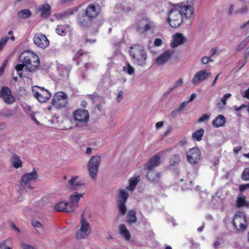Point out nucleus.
I'll list each match as a JSON object with an SVG mask.
<instances>
[{
    "label": "nucleus",
    "mask_w": 249,
    "mask_h": 249,
    "mask_svg": "<svg viewBox=\"0 0 249 249\" xmlns=\"http://www.w3.org/2000/svg\"><path fill=\"white\" fill-rule=\"evenodd\" d=\"M212 73L206 70L203 69L197 71L194 75L191 83L195 86L199 85L202 82L207 80L211 76Z\"/></svg>",
    "instance_id": "10"
},
{
    "label": "nucleus",
    "mask_w": 249,
    "mask_h": 249,
    "mask_svg": "<svg viewBox=\"0 0 249 249\" xmlns=\"http://www.w3.org/2000/svg\"><path fill=\"white\" fill-rule=\"evenodd\" d=\"M7 247L6 245V241H3L0 243V249H5Z\"/></svg>",
    "instance_id": "61"
},
{
    "label": "nucleus",
    "mask_w": 249,
    "mask_h": 249,
    "mask_svg": "<svg viewBox=\"0 0 249 249\" xmlns=\"http://www.w3.org/2000/svg\"><path fill=\"white\" fill-rule=\"evenodd\" d=\"M69 202L61 201L56 205L54 207V209L56 211H60L66 213L73 212L72 209L71 208Z\"/></svg>",
    "instance_id": "22"
},
{
    "label": "nucleus",
    "mask_w": 249,
    "mask_h": 249,
    "mask_svg": "<svg viewBox=\"0 0 249 249\" xmlns=\"http://www.w3.org/2000/svg\"><path fill=\"white\" fill-rule=\"evenodd\" d=\"M144 24L143 32H146L148 31H153L156 28V25L153 21H147Z\"/></svg>",
    "instance_id": "35"
},
{
    "label": "nucleus",
    "mask_w": 249,
    "mask_h": 249,
    "mask_svg": "<svg viewBox=\"0 0 249 249\" xmlns=\"http://www.w3.org/2000/svg\"><path fill=\"white\" fill-rule=\"evenodd\" d=\"M248 188H249V183L240 185L239 187V190L241 192H243Z\"/></svg>",
    "instance_id": "51"
},
{
    "label": "nucleus",
    "mask_w": 249,
    "mask_h": 249,
    "mask_svg": "<svg viewBox=\"0 0 249 249\" xmlns=\"http://www.w3.org/2000/svg\"><path fill=\"white\" fill-rule=\"evenodd\" d=\"M72 123L76 127L82 128L87 125L89 120V112L87 110L79 108L72 113Z\"/></svg>",
    "instance_id": "5"
},
{
    "label": "nucleus",
    "mask_w": 249,
    "mask_h": 249,
    "mask_svg": "<svg viewBox=\"0 0 249 249\" xmlns=\"http://www.w3.org/2000/svg\"><path fill=\"white\" fill-rule=\"evenodd\" d=\"M0 98L7 104L12 105L15 101V97L12 95L10 89L6 86H3L0 89Z\"/></svg>",
    "instance_id": "12"
},
{
    "label": "nucleus",
    "mask_w": 249,
    "mask_h": 249,
    "mask_svg": "<svg viewBox=\"0 0 249 249\" xmlns=\"http://www.w3.org/2000/svg\"><path fill=\"white\" fill-rule=\"evenodd\" d=\"M160 163V157L159 154H156L145 164L144 168L146 170H155L154 169Z\"/></svg>",
    "instance_id": "18"
},
{
    "label": "nucleus",
    "mask_w": 249,
    "mask_h": 249,
    "mask_svg": "<svg viewBox=\"0 0 249 249\" xmlns=\"http://www.w3.org/2000/svg\"><path fill=\"white\" fill-rule=\"evenodd\" d=\"M183 85V79L182 78H180L178 80L176 83H175L174 85L173 86L175 88L181 86Z\"/></svg>",
    "instance_id": "49"
},
{
    "label": "nucleus",
    "mask_w": 249,
    "mask_h": 249,
    "mask_svg": "<svg viewBox=\"0 0 249 249\" xmlns=\"http://www.w3.org/2000/svg\"><path fill=\"white\" fill-rule=\"evenodd\" d=\"M87 105L88 103L85 100H82L80 103V106L84 108H86Z\"/></svg>",
    "instance_id": "58"
},
{
    "label": "nucleus",
    "mask_w": 249,
    "mask_h": 249,
    "mask_svg": "<svg viewBox=\"0 0 249 249\" xmlns=\"http://www.w3.org/2000/svg\"><path fill=\"white\" fill-rule=\"evenodd\" d=\"M117 202H126L129 194L124 189H119L117 195Z\"/></svg>",
    "instance_id": "27"
},
{
    "label": "nucleus",
    "mask_w": 249,
    "mask_h": 249,
    "mask_svg": "<svg viewBox=\"0 0 249 249\" xmlns=\"http://www.w3.org/2000/svg\"><path fill=\"white\" fill-rule=\"evenodd\" d=\"M19 59L22 64L17 65L15 69L18 72V75L22 77L23 69L26 71L34 72L39 66L40 60L37 55L30 51H24L19 56Z\"/></svg>",
    "instance_id": "2"
},
{
    "label": "nucleus",
    "mask_w": 249,
    "mask_h": 249,
    "mask_svg": "<svg viewBox=\"0 0 249 249\" xmlns=\"http://www.w3.org/2000/svg\"><path fill=\"white\" fill-rule=\"evenodd\" d=\"M14 111L7 107H3L0 109V117L10 118L14 116Z\"/></svg>",
    "instance_id": "31"
},
{
    "label": "nucleus",
    "mask_w": 249,
    "mask_h": 249,
    "mask_svg": "<svg viewBox=\"0 0 249 249\" xmlns=\"http://www.w3.org/2000/svg\"><path fill=\"white\" fill-rule=\"evenodd\" d=\"M129 53L135 64L141 66L145 65L147 54L142 46L134 45L129 48Z\"/></svg>",
    "instance_id": "4"
},
{
    "label": "nucleus",
    "mask_w": 249,
    "mask_h": 249,
    "mask_svg": "<svg viewBox=\"0 0 249 249\" xmlns=\"http://www.w3.org/2000/svg\"><path fill=\"white\" fill-rule=\"evenodd\" d=\"M188 162L193 165L198 163L201 159V152L197 147L190 149L186 152Z\"/></svg>",
    "instance_id": "11"
},
{
    "label": "nucleus",
    "mask_w": 249,
    "mask_h": 249,
    "mask_svg": "<svg viewBox=\"0 0 249 249\" xmlns=\"http://www.w3.org/2000/svg\"><path fill=\"white\" fill-rule=\"evenodd\" d=\"M185 40V38L182 34L177 33L175 34L173 36V40L171 42V47L173 48H176L183 44Z\"/></svg>",
    "instance_id": "21"
},
{
    "label": "nucleus",
    "mask_w": 249,
    "mask_h": 249,
    "mask_svg": "<svg viewBox=\"0 0 249 249\" xmlns=\"http://www.w3.org/2000/svg\"><path fill=\"white\" fill-rule=\"evenodd\" d=\"M193 15L192 6L181 3L174 7L169 12L167 21L171 27L176 28L181 25L183 18H191Z\"/></svg>",
    "instance_id": "1"
},
{
    "label": "nucleus",
    "mask_w": 249,
    "mask_h": 249,
    "mask_svg": "<svg viewBox=\"0 0 249 249\" xmlns=\"http://www.w3.org/2000/svg\"><path fill=\"white\" fill-rule=\"evenodd\" d=\"M77 176L72 177L69 180L68 184L69 188L71 191H75L73 194L70 195L69 201L70 208L72 209L73 212L78 208L79 201L80 198L83 197L85 195V193H78L77 192L82 186H85V183L77 181Z\"/></svg>",
    "instance_id": "3"
},
{
    "label": "nucleus",
    "mask_w": 249,
    "mask_h": 249,
    "mask_svg": "<svg viewBox=\"0 0 249 249\" xmlns=\"http://www.w3.org/2000/svg\"><path fill=\"white\" fill-rule=\"evenodd\" d=\"M180 157L178 154H175L173 155L170 160V165L171 166L177 165L180 162Z\"/></svg>",
    "instance_id": "36"
},
{
    "label": "nucleus",
    "mask_w": 249,
    "mask_h": 249,
    "mask_svg": "<svg viewBox=\"0 0 249 249\" xmlns=\"http://www.w3.org/2000/svg\"><path fill=\"white\" fill-rule=\"evenodd\" d=\"M220 245V243L219 241H216L213 243V247L215 249H217L219 248Z\"/></svg>",
    "instance_id": "62"
},
{
    "label": "nucleus",
    "mask_w": 249,
    "mask_h": 249,
    "mask_svg": "<svg viewBox=\"0 0 249 249\" xmlns=\"http://www.w3.org/2000/svg\"><path fill=\"white\" fill-rule=\"evenodd\" d=\"M233 9H234V6L232 4H231L230 6V8H229V9L228 11V14L229 15H231L232 14Z\"/></svg>",
    "instance_id": "63"
},
{
    "label": "nucleus",
    "mask_w": 249,
    "mask_h": 249,
    "mask_svg": "<svg viewBox=\"0 0 249 249\" xmlns=\"http://www.w3.org/2000/svg\"><path fill=\"white\" fill-rule=\"evenodd\" d=\"M175 89V88L174 86L170 87L164 93V95H167L170 93H171Z\"/></svg>",
    "instance_id": "57"
},
{
    "label": "nucleus",
    "mask_w": 249,
    "mask_h": 249,
    "mask_svg": "<svg viewBox=\"0 0 249 249\" xmlns=\"http://www.w3.org/2000/svg\"><path fill=\"white\" fill-rule=\"evenodd\" d=\"M231 96V93H227L225 94L223 97L221 99V101L223 103L224 106L226 105L227 100L230 99V98Z\"/></svg>",
    "instance_id": "44"
},
{
    "label": "nucleus",
    "mask_w": 249,
    "mask_h": 249,
    "mask_svg": "<svg viewBox=\"0 0 249 249\" xmlns=\"http://www.w3.org/2000/svg\"><path fill=\"white\" fill-rule=\"evenodd\" d=\"M31 15V12L26 9L19 11L17 14L18 18H29Z\"/></svg>",
    "instance_id": "34"
},
{
    "label": "nucleus",
    "mask_w": 249,
    "mask_h": 249,
    "mask_svg": "<svg viewBox=\"0 0 249 249\" xmlns=\"http://www.w3.org/2000/svg\"><path fill=\"white\" fill-rule=\"evenodd\" d=\"M248 11V7L246 6H242L240 9L236 11V13L239 14H244Z\"/></svg>",
    "instance_id": "47"
},
{
    "label": "nucleus",
    "mask_w": 249,
    "mask_h": 249,
    "mask_svg": "<svg viewBox=\"0 0 249 249\" xmlns=\"http://www.w3.org/2000/svg\"><path fill=\"white\" fill-rule=\"evenodd\" d=\"M213 60L211 58V56H203L201 59V62L203 65H206L210 62H213Z\"/></svg>",
    "instance_id": "43"
},
{
    "label": "nucleus",
    "mask_w": 249,
    "mask_h": 249,
    "mask_svg": "<svg viewBox=\"0 0 249 249\" xmlns=\"http://www.w3.org/2000/svg\"><path fill=\"white\" fill-rule=\"evenodd\" d=\"M101 8L100 5L97 3L89 4L85 10V14L92 19L96 18L100 14Z\"/></svg>",
    "instance_id": "14"
},
{
    "label": "nucleus",
    "mask_w": 249,
    "mask_h": 249,
    "mask_svg": "<svg viewBox=\"0 0 249 249\" xmlns=\"http://www.w3.org/2000/svg\"><path fill=\"white\" fill-rule=\"evenodd\" d=\"M39 89L38 91H35L33 89L34 92L35 97L41 103H45L47 102L51 97V94L49 91L45 89L43 87H37Z\"/></svg>",
    "instance_id": "13"
},
{
    "label": "nucleus",
    "mask_w": 249,
    "mask_h": 249,
    "mask_svg": "<svg viewBox=\"0 0 249 249\" xmlns=\"http://www.w3.org/2000/svg\"><path fill=\"white\" fill-rule=\"evenodd\" d=\"M146 177L151 182H157L160 180V174L155 170H147Z\"/></svg>",
    "instance_id": "23"
},
{
    "label": "nucleus",
    "mask_w": 249,
    "mask_h": 249,
    "mask_svg": "<svg viewBox=\"0 0 249 249\" xmlns=\"http://www.w3.org/2000/svg\"><path fill=\"white\" fill-rule=\"evenodd\" d=\"M210 115H208L207 114H204L201 117L199 118V119L198 120V122L199 123H201L208 121L210 119Z\"/></svg>",
    "instance_id": "45"
},
{
    "label": "nucleus",
    "mask_w": 249,
    "mask_h": 249,
    "mask_svg": "<svg viewBox=\"0 0 249 249\" xmlns=\"http://www.w3.org/2000/svg\"><path fill=\"white\" fill-rule=\"evenodd\" d=\"M196 93H192L191 94L189 100L188 101V102H189H189L193 101L196 98Z\"/></svg>",
    "instance_id": "59"
},
{
    "label": "nucleus",
    "mask_w": 249,
    "mask_h": 249,
    "mask_svg": "<svg viewBox=\"0 0 249 249\" xmlns=\"http://www.w3.org/2000/svg\"><path fill=\"white\" fill-rule=\"evenodd\" d=\"M91 228L89 223L84 217V214L81 216L79 228L76 232V237L78 239L87 238L91 233Z\"/></svg>",
    "instance_id": "6"
},
{
    "label": "nucleus",
    "mask_w": 249,
    "mask_h": 249,
    "mask_svg": "<svg viewBox=\"0 0 249 249\" xmlns=\"http://www.w3.org/2000/svg\"><path fill=\"white\" fill-rule=\"evenodd\" d=\"M226 121V119L224 116L219 115L213 121V126L215 128L222 127L225 125Z\"/></svg>",
    "instance_id": "24"
},
{
    "label": "nucleus",
    "mask_w": 249,
    "mask_h": 249,
    "mask_svg": "<svg viewBox=\"0 0 249 249\" xmlns=\"http://www.w3.org/2000/svg\"><path fill=\"white\" fill-rule=\"evenodd\" d=\"M101 157L99 156L91 157L88 162L89 175L92 179H95L97 177Z\"/></svg>",
    "instance_id": "7"
},
{
    "label": "nucleus",
    "mask_w": 249,
    "mask_h": 249,
    "mask_svg": "<svg viewBox=\"0 0 249 249\" xmlns=\"http://www.w3.org/2000/svg\"><path fill=\"white\" fill-rule=\"evenodd\" d=\"M246 200V197L244 196L241 195L238 197L237 202V206L238 207H241L244 206Z\"/></svg>",
    "instance_id": "39"
},
{
    "label": "nucleus",
    "mask_w": 249,
    "mask_h": 249,
    "mask_svg": "<svg viewBox=\"0 0 249 249\" xmlns=\"http://www.w3.org/2000/svg\"><path fill=\"white\" fill-rule=\"evenodd\" d=\"M37 177V173L35 170H33L31 173L25 174L22 176L21 184L22 186L28 185L29 188H31L28 183L30 182H35Z\"/></svg>",
    "instance_id": "15"
},
{
    "label": "nucleus",
    "mask_w": 249,
    "mask_h": 249,
    "mask_svg": "<svg viewBox=\"0 0 249 249\" xmlns=\"http://www.w3.org/2000/svg\"><path fill=\"white\" fill-rule=\"evenodd\" d=\"M41 17L46 18L51 14V6L49 4L46 3L41 5L39 8Z\"/></svg>",
    "instance_id": "28"
},
{
    "label": "nucleus",
    "mask_w": 249,
    "mask_h": 249,
    "mask_svg": "<svg viewBox=\"0 0 249 249\" xmlns=\"http://www.w3.org/2000/svg\"><path fill=\"white\" fill-rule=\"evenodd\" d=\"M242 94L244 98L249 99V88L247 90L243 92Z\"/></svg>",
    "instance_id": "55"
},
{
    "label": "nucleus",
    "mask_w": 249,
    "mask_h": 249,
    "mask_svg": "<svg viewBox=\"0 0 249 249\" xmlns=\"http://www.w3.org/2000/svg\"><path fill=\"white\" fill-rule=\"evenodd\" d=\"M204 133V129L203 128H200L192 134V139L194 141H200L202 139Z\"/></svg>",
    "instance_id": "33"
},
{
    "label": "nucleus",
    "mask_w": 249,
    "mask_h": 249,
    "mask_svg": "<svg viewBox=\"0 0 249 249\" xmlns=\"http://www.w3.org/2000/svg\"><path fill=\"white\" fill-rule=\"evenodd\" d=\"M71 69V67L69 65H59L57 66V71L59 75L63 80L68 78Z\"/></svg>",
    "instance_id": "20"
},
{
    "label": "nucleus",
    "mask_w": 249,
    "mask_h": 249,
    "mask_svg": "<svg viewBox=\"0 0 249 249\" xmlns=\"http://www.w3.org/2000/svg\"><path fill=\"white\" fill-rule=\"evenodd\" d=\"M140 180L139 176L131 178L129 180V184L126 187V189L131 192H133L136 188V185Z\"/></svg>",
    "instance_id": "29"
},
{
    "label": "nucleus",
    "mask_w": 249,
    "mask_h": 249,
    "mask_svg": "<svg viewBox=\"0 0 249 249\" xmlns=\"http://www.w3.org/2000/svg\"><path fill=\"white\" fill-rule=\"evenodd\" d=\"M174 53L175 50L173 49L167 50L156 58V63L159 65H163L169 60Z\"/></svg>",
    "instance_id": "16"
},
{
    "label": "nucleus",
    "mask_w": 249,
    "mask_h": 249,
    "mask_svg": "<svg viewBox=\"0 0 249 249\" xmlns=\"http://www.w3.org/2000/svg\"><path fill=\"white\" fill-rule=\"evenodd\" d=\"M247 107V106L246 105H242L239 107H237V106H235L234 107V109L235 110L237 111H240L242 108H243V107Z\"/></svg>",
    "instance_id": "56"
},
{
    "label": "nucleus",
    "mask_w": 249,
    "mask_h": 249,
    "mask_svg": "<svg viewBox=\"0 0 249 249\" xmlns=\"http://www.w3.org/2000/svg\"><path fill=\"white\" fill-rule=\"evenodd\" d=\"M189 103V102H183L181 104L180 107H179V109L182 110L184 107H185L187 104Z\"/></svg>",
    "instance_id": "64"
},
{
    "label": "nucleus",
    "mask_w": 249,
    "mask_h": 249,
    "mask_svg": "<svg viewBox=\"0 0 249 249\" xmlns=\"http://www.w3.org/2000/svg\"><path fill=\"white\" fill-rule=\"evenodd\" d=\"M123 71L127 72L129 75H132L134 73V68L128 63H126L125 66L123 68Z\"/></svg>",
    "instance_id": "37"
},
{
    "label": "nucleus",
    "mask_w": 249,
    "mask_h": 249,
    "mask_svg": "<svg viewBox=\"0 0 249 249\" xmlns=\"http://www.w3.org/2000/svg\"><path fill=\"white\" fill-rule=\"evenodd\" d=\"M154 44L155 46L159 47L162 45V41L160 38H156L154 41Z\"/></svg>",
    "instance_id": "48"
},
{
    "label": "nucleus",
    "mask_w": 249,
    "mask_h": 249,
    "mask_svg": "<svg viewBox=\"0 0 249 249\" xmlns=\"http://www.w3.org/2000/svg\"><path fill=\"white\" fill-rule=\"evenodd\" d=\"M34 43L38 47L44 49L49 45V41L47 37L42 34H36L33 38Z\"/></svg>",
    "instance_id": "17"
},
{
    "label": "nucleus",
    "mask_w": 249,
    "mask_h": 249,
    "mask_svg": "<svg viewBox=\"0 0 249 249\" xmlns=\"http://www.w3.org/2000/svg\"><path fill=\"white\" fill-rule=\"evenodd\" d=\"M92 19L89 18L87 17L85 13L81 15H79L77 18V24L78 25L82 28H88L92 23Z\"/></svg>",
    "instance_id": "19"
},
{
    "label": "nucleus",
    "mask_w": 249,
    "mask_h": 249,
    "mask_svg": "<svg viewBox=\"0 0 249 249\" xmlns=\"http://www.w3.org/2000/svg\"><path fill=\"white\" fill-rule=\"evenodd\" d=\"M136 213L135 210H130L127 214V222L129 224L135 223L137 221Z\"/></svg>",
    "instance_id": "32"
},
{
    "label": "nucleus",
    "mask_w": 249,
    "mask_h": 249,
    "mask_svg": "<svg viewBox=\"0 0 249 249\" xmlns=\"http://www.w3.org/2000/svg\"><path fill=\"white\" fill-rule=\"evenodd\" d=\"M124 92L123 91H120L116 97V101L117 102H120L124 98Z\"/></svg>",
    "instance_id": "46"
},
{
    "label": "nucleus",
    "mask_w": 249,
    "mask_h": 249,
    "mask_svg": "<svg viewBox=\"0 0 249 249\" xmlns=\"http://www.w3.org/2000/svg\"><path fill=\"white\" fill-rule=\"evenodd\" d=\"M22 247L23 249H35L33 246L26 243H22Z\"/></svg>",
    "instance_id": "52"
},
{
    "label": "nucleus",
    "mask_w": 249,
    "mask_h": 249,
    "mask_svg": "<svg viewBox=\"0 0 249 249\" xmlns=\"http://www.w3.org/2000/svg\"><path fill=\"white\" fill-rule=\"evenodd\" d=\"M241 178L245 181L249 180V167L246 168L241 175Z\"/></svg>",
    "instance_id": "40"
},
{
    "label": "nucleus",
    "mask_w": 249,
    "mask_h": 249,
    "mask_svg": "<svg viewBox=\"0 0 249 249\" xmlns=\"http://www.w3.org/2000/svg\"><path fill=\"white\" fill-rule=\"evenodd\" d=\"M95 42V40L92 39L86 38L84 41V44L93 43Z\"/></svg>",
    "instance_id": "60"
},
{
    "label": "nucleus",
    "mask_w": 249,
    "mask_h": 249,
    "mask_svg": "<svg viewBox=\"0 0 249 249\" xmlns=\"http://www.w3.org/2000/svg\"><path fill=\"white\" fill-rule=\"evenodd\" d=\"M70 31V27L69 25L67 24L59 25L57 26L56 29V33L61 36H66Z\"/></svg>",
    "instance_id": "25"
},
{
    "label": "nucleus",
    "mask_w": 249,
    "mask_h": 249,
    "mask_svg": "<svg viewBox=\"0 0 249 249\" xmlns=\"http://www.w3.org/2000/svg\"><path fill=\"white\" fill-rule=\"evenodd\" d=\"M68 15V13L67 12H64L61 13H58L55 15V17L57 19H62L66 18Z\"/></svg>",
    "instance_id": "42"
},
{
    "label": "nucleus",
    "mask_w": 249,
    "mask_h": 249,
    "mask_svg": "<svg viewBox=\"0 0 249 249\" xmlns=\"http://www.w3.org/2000/svg\"><path fill=\"white\" fill-rule=\"evenodd\" d=\"M32 225L36 228H41L42 227L41 223L36 220L32 221Z\"/></svg>",
    "instance_id": "53"
},
{
    "label": "nucleus",
    "mask_w": 249,
    "mask_h": 249,
    "mask_svg": "<svg viewBox=\"0 0 249 249\" xmlns=\"http://www.w3.org/2000/svg\"><path fill=\"white\" fill-rule=\"evenodd\" d=\"M10 163L16 169L21 167L22 162L20 158L16 154H13L10 158Z\"/></svg>",
    "instance_id": "26"
},
{
    "label": "nucleus",
    "mask_w": 249,
    "mask_h": 249,
    "mask_svg": "<svg viewBox=\"0 0 249 249\" xmlns=\"http://www.w3.org/2000/svg\"><path fill=\"white\" fill-rule=\"evenodd\" d=\"M68 104L67 95L63 91L56 92L52 101V105L57 108L65 107Z\"/></svg>",
    "instance_id": "9"
},
{
    "label": "nucleus",
    "mask_w": 249,
    "mask_h": 249,
    "mask_svg": "<svg viewBox=\"0 0 249 249\" xmlns=\"http://www.w3.org/2000/svg\"><path fill=\"white\" fill-rule=\"evenodd\" d=\"M29 117L31 118L32 120L37 125H40V123L36 119L34 115L32 114H29Z\"/></svg>",
    "instance_id": "50"
},
{
    "label": "nucleus",
    "mask_w": 249,
    "mask_h": 249,
    "mask_svg": "<svg viewBox=\"0 0 249 249\" xmlns=\"http://www.w3.org/2000/svg\"><path fill=\"white\" fill-rule=\"evenodd\" d=\"M246 217L244 213L237 212L232 219V224L237 231H243L246 228Z\"/></svg>",
    "instance_id": "8"
},
{
    "label": "nucleus",
    "mask_w": 249,
    "mask_h": 249,
    "mask_svg": "<svg viewBox=\"0 0 249 249\" xmlns=\"http://www.w3.org/2000/svg\"><path fill=\"white\" fill-rule=\"evenodd\" d=\"M9 39V37H3L1 38L0 40V53L3 49Z\"/></svg>",
    "instance_id": "41"
},
{
    "label": "nucleus",
    "mask_w": 249,
    "mask_h": 249,
    "mask_svg": "<svg viewBox=\"0 0 249 249\" xmlns=\"http://www.w3.org/2000/svg\"><path fill=\"white\" fill-rule=\"evenodd\" d=\"M246 43L245 41H243L236 48V51H239L240 50H242V49H243L245 46H246Z\"/></svg>",
    "instance_id": "54"
},
{
    "label": "nucleus",
    "mask_w": 249,
    "mask_h": 249,
    "mask_svg": "<svg viewBox=\"0 0 249 249\" xmlns=\"http://www.w3.org/2000/svg\"><path fill=\"white\" fill-rule=\"evenodd\" d=\"M126 202H117V206L119 210L120 213L122 215L125 214L127 208L125 206Z\"/></svg>",
    "instance_id": "38"
},
{
    "label": "nucleus",
    "mask_w": 249,
    "mask_h": 249,
    "mask_svg": "<svg viewBox=\"0 0 249 249\" xmlns=\"http://www.w3.org/2000/svg\"><path fill=\"white\" fill-rule=\"evenodd\" d=\"M120 233L127 241L130 239V234L124 224H121L119 227Z\"/></svg>",
    "instance_id": "30"
}]
</instances>
